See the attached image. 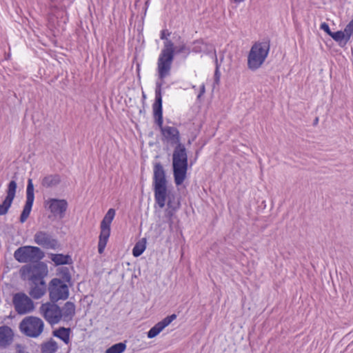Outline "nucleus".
<instances>
[{
    "label": "nucleus",
    "mask_w": 353,
    "mask_h": 353,
    "mask_svg": "<svg viewBox=\"0 0 353 353\" xmlns=\"http://www.w3.org/2000/svg\"><path fill=\"white\" fill-rule=\"evenodd\" d=\"M115 216V210L110 208L108 210L100 224V234L98 243V252H104L108 239L110 236V226Z\"/></svg>",
    "instance_id": "nucleus-6"
},
{
    "label": "nucleus",
    "mask_w": 353,
    "mask_h": 353,
    "mask_svg": "<svg viewBox=\"0 0 353 353\" xmlns=\"http://www.w3.org/2000/svg\"><path fill=\"white\" fill-rule=\"evenodd\" d=\"M174 48L173 42L170 39H166L164 41L163 48L162 49L157 61V71L159 81H162L163 79L170 75L172 63L174 56Z\"/></svg>",
    "instance_id": "nucleus-4"
},
{
    "label": "nucleus",
    "mask_w": 353,
    "mask_h": 353,
    "mask_svg": "<svg viewBox=\"0 0 353 353\" xmlns=\"http://www.w3.org/2000/svg\"><path fill=\"white\" fill-rule=\"evenodd\" d=\"M34 200V185L32 180L29 179L26 188V201L20 216V221L24 223L28 218Z\"/></svg>",
    "instance_id": "nucleus-14"
},
{
    "label": "nucleus",
    "mask_w": 353,
    "mask_h": 353,
    "mask_svg": "<svg viewBox=\"0 0 353 353\" xmlns=\"http://www.w3.org/2000/svg\"><path fill=\"white\" fill-rule=\"evenodd\" d=\"M50 259L57 265H65L70 264L72 262V258L70 256L63 254H52L50 256Z\"/></svg>",
    "instance_id": "nucleus-24"
},
{
    "label": "nucleus",
    "mask_w": 353,
    "mask_h": 353,
    "mask_svg": "<svg viewBox=\"0 0 353 353\" xmlns=\"http://www.w3.org/2000/svg\"><path fill=\"white\" fill-rule=\"evenodd\" d=\"M166 201L168 208L165 210V216L170 219L174 213L179 208L180 202L174 194L168 191V189H166Z\"/></svg>",
    "instance_id": "nucleus-19"
},
{
    "label": "nucleus",
    "mask_w": 353,
    "mask_h": 353,
    "mask_svg": "<svg viewBox=\"0 0 353 353\" xmlns=\"http://www.w3.org/2000/svg\"><path fill=\"white\" fill-rule=\"evenodd\" d=\"M152 179L155 203L163 208L166 202L167 180L163 167L159 162L154 165Z\"/></svg>",
    "instance_id": "nucleus-3"
},
{
    "label": "nucleus",
    "mask_w": 353,
    "mask_h": 353,
    "mask_svg": "<svg viewBox=\"0 0 353 353\" xmlns=\"http://www.w3.org/2000/svg\"><path fill=\"white\" fill-rule=\"evenodd\" d=\"M270 51V44L267 41L256 42L251 47L248 56V68L255 71L265 62Z\"/></svg>",
    "instance_id": "nucleus-5"
},
{
    "label": "nucleus",
    "mask_w": 353,
    "mask_h": 353,
    "mask_svg": "<svg viewBox=\"0 0 353 353\" xmlns=\"http://www.w3.org/2000/svg\"><path fill=\"white\" fill-rule=\"evenodd\" d=\"M176 319V315L173 314L170 316H166L162 321L157 323L153 326L147 333L149 339H152L157 336L164 328L168 326L174 320Z\"/></svg>",
    "instance_id": "nucleus-17"
},
{
    "label": "nucleus",
    "mask_w": 353,
    "mask_h": 353,
    "mask_svg": "<svg viewBox=\"0 0 353 353\" xmlns=\"http://www.w3.org/2000/svg\"><path fill=\"white\" fill-rule=\"evenodd\" d=\"M76 307L74 303L67 301L62 307H60V321L69 322L75 315Z\"/></svg>",
    "instance_id": "nucleus-20"
},
{
    "label": "nucleus",
    "mask_w": 353,
    "mask_h": 353,
    "mask_svg": "<svg viewBox=\"0 0 353 353\" xmlns=\"http://www.w3.org/2000/svg\"><path fill=\"white\" fill-rule=\"evenodd\" d=\"M43 256V253L38 247L26 245L17 249L14 252V259L19 263L38 261Z\"/></svg>",
    "instance_id": "nucleus-7"
},
{
    "label": "nucleus",
    "mask_w": 353,
    "mask_h": 353,
    "mask_svg": "<svg viewBox=\"0 0 353 353\" xmlns=\"http://www.w3.org/2000/svg\"><path fill=\"white\" fill-rule=\"evenodd\" d=\"M320 28L325 31L330 36L332 33V32L330 29L329 25L325 22H323L321 24Z\"/></svg>",
    "instance_id": "nucleus-33"
},
{
    "label": "nucleus",
    "mask_w": 353,
    "mask_h": 353,
    "mask_svg": "<svg viewBox=\"0 0 353 353\" xmlns=\"http://www.w3.org/2000/svg\"><path fill=\"white\" fill-rule=\"evenodd\" d=\"M68 202L65 199H49L45 201L47 208L54 216L63 219L68 209Z\"/></svg>",
    "instance_id": "nucleus-13"
},
{
    "label": "nucleus",
    "mask_w": 353,
    "mask_h": 353,
    "mask_svg": "<svg viewBox=\"0 0 353 353\" xmlns=\"http://www.w3.org/2000/svg\"><path fill=\"white\" fill-rule=\"evenodd\" d=\"M318 122V118L316 119L315 123Z\"/></svg>",
    "instance_id": "nucleus-38"
},
{
    "label": "nucleus",
    "mask_w": 353,
    "mask_h": 353,
    "mask_svg": "<svg viewBox=\"0 0 353 353\" xmlns=\"http://www.w3.org/2000/svg\"><path fill=\"white\" fill-rule=\"evenodd\" d=\"M40 314L50 325L60 322V307L54 303H43L39 307Z\"/></svg>",
    "instance_id": "nucleus-12"
},
{
    "label": "nucleus",
    "mask_w": 353,
    "mask_h": 353,
    "mask_svg": "<svg viewBox=\"0 0 353 353\" xmlns=\"http://www.w3.org/2000/svg\"><path fill=\"white\" fill-rule=\"evenodd\" d=\"M14 333L12 330L7 326L0 327V347H6L10 345L13 341Z\"/></svg>",
    "instance_id": "nucleus-21"
},
{
    "label": "nucleus",
    "mask_w": 353,
    "mask_h": 353,
    "mask_svg": "<svg viewBox=\"0 0 353 353\" xmlns=\"http://www.w3.org/2000/svg\"><path fill=\"white\" fill-rule=\"evenodd\" d=\"M330 37L336 42H341L345 40V43H347L350 39H347V32L344 31H337L331 34Z\"/></svg>",
    "instance_id": "nucleus-28"
},
{
    "label": "nucleus",
    "mask_w": 353,
    "mask_h": 353,
    "mask_svg": "<svg viewBox=\"0 0 353 353\" xmlns=\"http://www.w3.org/2000/svg\"><path fill=\"white\" fill-rule=\"evenodd\" d=\"M205 92V85L203 83L201 86H200V92H199V94H198L197 96V98L198 99H200L202 95L204 94V93Z\"/></svg>",
    "instance_id": "nucleus-34"
},
{
    "label": "nucleus",
    "mask_w": 353,
    "mask_h": 353,
    "mask_svg": "<svg viewBox=\"0 0 353 353\" xmlns=\"http://www.w3.org/2000/svg\"><path fill=\"white\" fill-rule=\"evenodd\" d=\"M176 319V315L173 314L170 316H166L162 321L157 323L153 326L147 333L149 339H152L157 336L164 328L168 326L174 320Z\"/></svg>",
    "instance_id": "nucleus-18"
},
{
    "label": "nucleus",
    "mask_w": 353,
    "mask_h": 353,
    "mask_svg": "<svg viewBox=\"0 0 353 353\" xmlns=\"http://www.w3.org/2000/svg\"><path fill=\"white\" fill-rule=\"evenodd\" d=\"M31 283L32 285L29 292L30 295L34 299H40L46 292V285L45 281Z\"/></svg>",
    "instance_id": "nucleus-22"
},
{
    "label": "nucleus",
    "mask_w": 353,
    "mask_h": 353,
    "mask_svg": "<svg viewBox=\"0 0 353 353\" xmlns=\"http://www.w3.org/2000/svg\"><path fill=\"white\" fill-rule=\"evenodd\" d=\"M34 241L36 244L46 249H55L57 247V241L46 231H38L34 235Z\"/></svg>",
    "instance_id": "nucleus-15"
},
{
    "label": "nucleus",
    "mask_w": 353,
    "mask_h": 353,
    "mask_svg": "<svg viewBox=\"0 0 353 353\" xmlns=\"http://www.w3.org/2000/svg\"><path fill=\"white\" fill-rule=\"evenodd\" d=\"M345 31L347 32V39L353 37V19L346 26Z\"/></svg>",
    "instance_id": "nucleus-32"
},
{
    "label": "nucleus",
    "mask_w": 353,
    "mask_h": 353,
    "mask_svg": "<svg viewBox=\"0 0 353 353\" xmlns=\"http://www.w3.org/2000/svg\"><path fill=\"white\" fill-rule=\"evenodd\" d=\"M58 349V345L57 342L53 340L45 343L41 346L42 353H55Z\"/></svg>",
    "instance_id": "nucleus-27"
},
{
    "label": "nucleus",
    "mask_w": 353,
    "mask_h": 353,
    "mask_svg": "<svg viewBox=\"0 0 353 353\" xmlns=\"http://www.w3.org/2000/svg\"><path fill=\"white\" fill-rule=\"evenodd\" d=\"M188 159L184 145L179 143L174 149L172 154V170L174 183L176 185H181L187 176Z\"/></svg>",
    "instance_id": "nucleus-2"
},
{
    "label": "nucleus",
    "mask_w": 353,
    "mask_h": 353,
    "mask_svg": "<svg viewBox=\"0 0 353 353\" xmlns=\"http://www.w3.org/2000/svg\"><path fill=\"white\" fill-rule=\"evenodd\" d=\"M50 299L52 302L65 300L68 298V285L59 279H53L49 288Z\"/></svg>",
    "instance_id": "nucleus-10"
},
{
    "label": "nucleus",
    "mask_w": 353,
    "mask_h": 353,
    "mask_svg": "<svg viewBox=\"0 0 353 353\" xmlns=\"http://www.w3.org/2000/svg\"><path fill=\"white\" fill-rule=\"evenodd\" d=\"M61 181L58 174H50L44 176L41 180V185L46 188H51L57 186Z\"/></svg>",
    "instance_id": "nucleus-23"
},
{
    "label": "nucleus",
    "mask_w": 353,
    "mask_h": 353,
    "mask_svg": "<svg viewBox=\"0 0 353 353\" xmlns=\"http://www.w3.org/2000/svg\"><path fill=\"white\" fill-rule=\"evenodd\" d=\"M162 85V81L156 82L155 101L152 105L154 117L161 129L164 139L171 144H176L177 145L181 143L179 132L177 128L172 126H163Z\"/></svg>",
    "instance_id": "nucleus-1"
},
{
    "label": "nucleus",
    "mask_w": 353,
    "mask_h": 353,
    "mask_svg": "<svg viewBox=\"0 0 353 353\" xmlns=\"http://www.w3.org/2000/svg\"><path fill=\"white\" fill-rule=\"evenodd\" d=\"M21 331L30 337H37L43 332L44 327L43 321L39 317H26L19 325Z\"/></svg>",
    "instance_id": "nucleus-8"
},
{
    "label": "nucleus",
    "mask_w": 353,
    "mask_h": 353,
    "mask_svg": "<svg viewBox=\"0 0 353 353\" xmlns=\"http://www.w3.org/2000/svg\"><path fill=\"white\" fill-rule=\"evenodd\" d=\"M146 248V239L143 238L140 239L137 243L134 245L132 249V254L135 257H138L141 256Z\"/></svg>",
    "instance_id": "nucleus-25"
},
{
    "label": "nucleus",
    "mask_w": 353,
    "mask_h": 353,
    "mask_svg": "<svg viewBox=\"0 0 353 353\" xmlns=\"http://www.w3.org/2000/svg\"><path fill=\"white\" fill-rule=\"evenodd\" d=\"M125 349L126 345L124 343H118L108 348L105 353H123Z\"/></svg>",
    "instance_id": "nucleus-29"
},
{
    "label": "nucleus",
    "mask_w": 353,
    "mask_h": 353,
    "mask_svg": "<svg viewBox=\"0 0 353 353\" xmlns=\"http://www.w3.org/2000/svg\"><path fill=\"white\" fill-rule=\"evenodd\" d=\"M48 272V267L43 262L26 265L21 269L22 275L27 276L31 282L44 281Z\"/></svg>",
    "instance_id": "nucleus-9"
},
{
    "label": "nucleus",
    "mask_w": 353,
    "mask_h": 353,
    "mask_svg": "<svg viewBox=\"0 0 353 353\" xmlns=\"http://www.w3.org/2000/svg\"><path fill=\"white\" fill-rule=\"evenodd\" d=\"M170 36V32H168L167 34H165V30H163L161 31V36H160V38L162 39V40H165L166 41V39H168V37Z\"/></svg>",
    "instance_id": "nucleus-35"
},
{
    "label": "nucleus",
    "mask_w": 353,
    "mask_h": 353,
    "mask_svg": "<svg viewBox=\"0 0 353 353\" xmlns=\"http://www.w3.org/2000/svg\"><path fill=\"white\" fill-rule=\"evenodd\" d=\"M17 353H28L26 352L23 347L20 345H17Z\"/></svg>",
    "instance_id": "nucleus-36"
},
{
    "label": "nucleus",
    "mask_w": 353,
    "mask_h": 353,
    "mask_svg": "<svg viewBox=\"0 0 353 353\" xmlns=\"http://www.w3.org/2000/svg\"><path fill=\"white\" fill-rule=\"evenodd\" d=\"M53 334L54 336L61 339L65 344H68L70 341V329L61 327L54 331Z\"/></svg>",
    "instance_id": "nucleus-26"
},
{
    "label": "nucleus",
    "mask_w": 353,
    "mask_h": 353,
    "mask_svg": "<svg viewBox=\"0 0 353 353\" xmlns=\"http://www.w3.org/2000/svg\"><path fill=\"white\" fill-rule=\"evenodd\" d=\"M17 190V183L15 181H11L6 190V196L1 204H0V216L6 214L10 208L12 201L15 197Z\"/></svg>",
    "instance_id": "nucleus-16"
},
{
    "label": "nucleus",
    "mask_w": 353,
    "mask_h": 353,
    "mask_svg": "<svg viewBox=\"0 0 353 353\" xmlns=\"http://www.w3.org/2000/svg\"><path fill=\"white\" fill-rule=\"evenodd\" d=\"M207 50V45L202 41H196L193 43L192 51L196 53L205 52Z\"/></svg>",
    "instance_id": "nucleus-31"
},
{
    "label": "nucleus",
    "mask_w": 353,
    "mask_h": 353,
    "mask_svg": "<svg viewBox=\"0 0 353 353\" xmlns=\"http://www.w3.org/2000/svg\"><path fill=\"white\" fill-rule=\"evenodd\" d=\"M190 52V49L186 46L183 41H181L178 45L175 46L174 54L185 53L188 55Z\"/></svg>",
    "instance_id": "nucleus-30"
},
{
    "label": "nucleus",
    "mask_w": 353,
    "mask_h": 353,
    "mask_svg": "<svg viewBox=\"0 0 353 353\" xmlns=\"http://www.w3.org/2000/svg\"><path fill=\"white\" fill-rule=\"evenodd\" d=\"M214 77H215V81L216 82H218L219 81V78H220V74H219V72L218 66H216V71H215Z\"/></svg>",
    "instance_id": "nucleus-37"
},
{
    "label": "nucleus",
    "mask_w": 353,
    "mask_h": 353,
    "mask_svg": "<svg viewBox=\"0 0 353 353\" xmlns=\"http://www.w3.org/2000/svg\"><path fill=\"white\" fill-rule=\"evenodd\" d=\"M12 301L14 309L19 314L30 313L34 308L32 300L23 292L15 294L13 296Z\"/></svg>",
    "instance_id": "nucleus-11"
}]
</instances>
